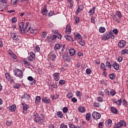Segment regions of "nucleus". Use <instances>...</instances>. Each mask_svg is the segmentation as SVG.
Returning <instances> with one entry per match:
<instances>
[{
  "instance_id": "f257e3e1",
  "label": "nucleus",
  "mask_w": 128,
  "mask_h": 128,
  "mask_svg": "<svg viewBox=\"0 0 128 128\" xmlns=\"http://www.w3.org/2000/svg\"><path fill=\"white\" fill-rule=\"evenodd\" d=\"M32 118L34 120V122H38L40 124L44 122V116L42 114H41L40 116L36 112H34Z\"/></svg>"
},
{
  "instance_id": "f03ea898",
  "label": "nucleus",
  "mask_w": 128,
  "mask_h": 128,
  "mask_svg": "<svg viewBox=\"0 0 128 128\" xmlns=\"http://www.w3.org/2000/svg\"><path fill=\"white\" fill-rule=\"evenodd\" d=\"M110 38L112 40H114V34H112V32H110L108 34V33H106L102 36V40H110Z\"/></svg>"
},
{
  "instance_id": "7ed1b4c3",
  "label": "nucleus",
  "mask_w": 128,
  "mask_h": 128,
  "mask_svg": "<svg viewBox=\"0 0 128 128\" xmlns=\"http://www.w3.org/2000/svg\"><path fill=\"white\" fill-rule=\"evenodd\" d=\"M14 76H18L20 78H22V76H24V74H22V71L20 69H16L14 70Z\"/></svg>"
},
{
  "instance_id": "20e7f679",
  "label": "nucleus",
  "mask_w": 128,
  "mask_h": 128,
  "mask_svg": "<svg viewBox=\"0 0 128 128\" xmlns=\"http://www.w3.org/2000/svg\"><path fill=\"white\" fill-rule=\"evenodd\" d=\"M30 30V22H26L25 28L21 29V32L22 34H24L25 32H28Z\"/></svg>"
},
{
  "instance_id": "39448f33",
  "label": "nucleus",
  "mask_w": 128,
  "mask_h": 128,
  "mask_svg": "<svg viewBox=\"0 0 128 128\" xmlns=\"http://www.w3.org/2000/svg\"><path fill=\"white\" fill-rule=\"evenodd\" d=\"M92 116L94 120H100V114L96 112H94L92 114Z\"/></svg>"
},
{
  "instance_id": "423d86ee",
  "label": "nucleus",
  "mask_w": 128,
  "mask_h": 128,
  "mask_svg": "<svg viewBox=\"0 0 128 128\" xmlns=\"http://www.w3.org/2000/svg\"><path fill=\"white\" fill-rule=\"evenodd\" d=\"M36 58V55L32 52H30V56L28 58V60H30V62H34Z\"/></svg>"
},
{
  "instance_id": "0eeeda50",
  "label": "nucleus",
  "mask_w": 128,
  "mask_h": 128,
  "mask_svg": "<svg viewBox=\"0 0 128 128\" xmlns=\"http://www.w3.org/2000/svg\"><path fill=\"white\" fill-rule=\"evenodd\" d=\"M105 124L108 128H110V126H112V120L108 119L106 122Z\"/></svg>"
},
{
  "instance_id": "6e6552de",
  "label": "nucleus",
  "mask_w": 128,
  "mask_h": 128,
  "mask_svg": "<svg viewBox=\"0 0 128 128\" xmlns=\"http://www.w3.org/2000/svg\"><path fill=\"white\" fill-rule=\"evenodd\" d=\"M62 58L66 62H68L70 60V57H68V54L67 53L64 54V52H62Z\"/></svg>"
},
{
  "instance_id": "1a4fd4ad",
  "label": "nucleus",
  "mask_w": 128,
  "mask_h": 128,
  "mask_svg": "<svg viewBox=\"0 0 128 128\" xmlns=\"http://www.w3.org/2000/svg\"><path fill=\"white\" fill-rule=\"evenodd\" d=\"M48 58H50L51 60H55L56 58V54L52 53H50L48 55Z\"/></svg>"
},
{
  "instance_id": "9d476101",
  "label": "nucleus",
  "mask_w": 128,
  "mask_h": 128,
  "mask_svg": "<svg viewBox=\"0 0 128 128\" xmlns=\"http://www.w3.org/2000/svg\"><path fill=\"white\" fill-rule=\"evenodd\" d=\"M126 46V42L121 40L118 43L119 48H124Z\"/></svg>"
},
{
  "instance_id": "9b49d317",
  "label": "nucleus",
  "mask_w": 128,
  "mask_h": 128,
  "mask_svg": "<svg viewBox=\"0 0 128 128\" xmlns=\"http://www.w3.org/2000/svg\"><path fill=\"white\" fill-rule=\"evenodd\" d=\"M6 1V0H0V12H4V10H2L4 6H2L4 5L3 4H4Z\"/></svg>"
},
{
  "instance_id": "f8f14e48",
  "label": "nucleus",
  "mask_w": 128,
  "mask_h": 128,
  "mask_svg": "<svg viewBox=\"0 0 128 128\" xmlns=\"http://www.w3.org/2000/svg\"><path fill=\"white\" fill-rule=\"evenodd\" d=\"M28 80H30V81H32V82L31 83V84H36V81L35 80H34V78H32V76H30L28 78Z\"/></svg>"
},
{
  "instance_id": "ddd939ff",
  "label": "nucleus",
  "mask_w": 128,
  "mask_h": 128,
  "mask_svg": "<svg viewBox=\"0 0 128 128\" xmlns=\"http://www.w3.org/2000/svg\"><path fill=\"white\" fill-rule=\"evenodd\" d=\"M70 55L72 56H74L76 54V50L74 48H71L69 50Z\"/></svg>"
},
{
  "instance_id": "4468645a",
  "label": "nucleus",
  "mask_w": 128,
  "mask_h": 128,
  "mask_svg": "<svg viewBox=\"0 0 128 128\" xmlns=\"http://www.w3.org/2000/svg\"><path fill=\"white\" fill-rule=\"evenodd\" d=\"M66 32L68 34H70V32H72V29L70 28V26L68 25L66 27Z\"/></svg>"
},
{
  "instance_id": "2eb2a0df",
  "label": "nucleus",
  "mask_w": 128,
  "mask_h": 128,
  "mask_svg": "<svg viewBox=\"0 0 128 128\" xmlns=\"http://www.w3.org/2000/svg\"><path fill=\"white\" fill-rule=\"evenodd\" d=\"M112 66L116 70H118L120 68V65L116 62H114Z\"/></svg>"
},
{
  "instance_id": "dca6fc26",
  "label": "nucleus",
  "mask_w": 128,
  "mask_h": 128,
  "mask_svg": "<svg viewBox=\"0 0 128 128\" xmlns=\"http://www.w3.org/2000/svg\"><path fill=\"white\" fill-rule=\"evenodd\" d=\"M28 108V104H24L23 106V113L26 114V111Z\"/></svg>"
},
{
  "instance_id": "f3484780",
  "label": "nucleus",
  "mask_w": 128,
  "mask_h": 128,
  "mask_svg": "<svg viewBox=\"0 0 128 128\" xmlns=\"http://www.w3.org/2000/svg\"><path fill=\"white\" fill-rule=\"evenodd\" d=\"M8 108L12 112H15L16 108V105H12L8 107Z\"/></svg>"
},
{
  "instance_id": "a211bd4d",
  "label": "nucleus",
  "mask_w": 128,
  "mask_h": 128,
  "mask_svg": "<svg viewBox=\"0 0 128 128\" xmlns=\"http://www.w3.org/2000/svg\"><path fill=\"white\" fill-rule=\"evenodd\" d=\"M42 14H44V16H46L48 14V10H46V7H44V8L42 10Z\"/></svg>"
},
{
  "instance_id": "6ab92c4d",
  "label": "nucleus",
  "mask_w": 128,
  "mask_h": 128,
  "mask_svg": "<svg viewBox=\"0 0 128 128\" xmlns=\"http://www.w3.org/2000/svg\"><path fill=\"white\" fill-rule=\"evenodd\" d=\"M110 110H111L113 114H118V109H116V108H114V107H111Z\"/></svg>"
},
{
  "instance_id": "aec40b11",
  "label": "nucleus",
  "mask_w": 128,
  "mask_h": 128,
  "mask_svg": "<svg viewBox=\"0 0 128 128\" xmlns=\"http://www.w3.org/2000/svg\"><path fill=\"white\" fill-rule=\"evenodd\" d=\"M11 38H12L13 40H18V36L14 33L11 34Z\"/></svg>"
},
{
  "instance_id": "412c9836",
  "label": "nucleus",
  "mask_w": 128,
  "mask_h": 128,
  "mask_svg": "<svg viewBox=\"0 0 128 128\" xmlns=\"http://www.w3.org/2000/svg\"><path fill=\"white\" fill-rule=\"evenodd\" d=\"M42 102H44L46 104H50V100L45 98L44 99L42 100Z\"/></svg>"
},
{
  "instance_id": "4be33fe9",
  "label": "nucleus",
  "mask_w": 128,
  "mask_h": 128,
  "mask_svg": "<svg viewBox=\"0 0 128 128\" xmlns=\"http://www.w3.org/2000/svg\"><path fill=\"white\" fill-rule=\"evenodd\" d=\"M99 32L102 34L106 32V28L104 26L100 27L99 28Z\"/></svg>"
},
{
  "instance_id": "5701e85b",
  "label": "nucleus",
  "mask_w": 128,
  "mask_h": 128,
  "mask_svg": "<svg viewBox=\"0 0 128 128\" xmlns=\"http://www.w3.org/2000/svg\"><path fill=\"white\" fill-rule=\"evenodd\" d=\"M78 110L80 112H86V108L84 107H79Z\"/></svg>"
},
{
  "instance_id": "b1692460",
  "label": "nucleus",
  "mask_w": 128,
  "mask_h": 128,
  "mask_svg": "<svg viewBox=\"0 0 128 128\" xmlns=\"http://www.w3.org/2000/svg\"><path fill=\"white\" fill-rule=\"evenodd\" d=\"M62 44H56L54 48L56 49V50H60L62 47Z\"/></svg>"
},
{
  "instance_id": "393cba45",
  "label": "nucleus",
  "mask_w": 128,
  "mask_h": 128,
  "mask_svg": "<svg viewBox=\"0 0 128 128\" xmlns=\"http://www.w3.org/2000/svg\"><path fill=\"white\" fill-rule=\"evenodd\" d=\"M56 114H57V116H58V118H62L64 116V115L62 114V112H58Z\"/></svg>"
},
{
  "instance_id": "a878e982",
  "label": "nucleus",
  "mask_w": 128,
  "mask_h": 128,
  "mask_svg": "<svg viewBox=\"0 0 128 128\" xmlns=\"http://www.w3.org/2000/svg\"><path fill=\"white\" fill-rule=\"evenodd\" d=\"M46 36V32H43L41 36L42 40H44Z\"/></svg>"
},
{
  "instance_id": "bb28decb",
  "label": "nucleus",
  "mask_w": 128,
  "mask_h": 128,
  "mask_svg": "<svg viewBox=\"0 0 128 128\" xmlns=\"http://www.w3.org/2000/svg\"><path fill=\"white\" fill-rule=\"evenodd\" d=\"M40 96H37L36 98V101H35L36 104H38V102H40Z\"/></svg>"
},
{
  "instance_id": "cd10ccee",
  "label": "nucleus",
  "mask_w": 128,
  "mask_h": 128,
  "mask_svg": "<svg viewBox=\"0 0 128 128\" xmlns=\"http://www.w3.org/2000/svg\"><path fill=\"white\" fill-rule=\"evenodd\" d=\"M120 124H121V126H126V123L124 120L120 121Z\"/></svg>"
},
{
  "instance_id": "c85d7f7f",
  "label": "nucleus",
  "mask_w": 128,
  "mask_h": 128,
  "mask_svg": "<svg viewBox=\"0 0 128 128\" xmlns=\"http://www.w3.org/2000/svg\"><path fill=\"white\" fill-rule=\"evenodd\" d=\"M100 68L103 70H106V65L104 63L101 64Z\"/></svg>"
},
{
  "instance_id": "c756f323",
  "label": "nucleus",
  "mask_w": 128,
  "mask_h": 128,
  "mask_svg": "<svg viewBox=\"0 0 128 128\" xmlns=\"http://www.w3.org/2000/svg\"><path fill=\"white\" fill-rule=\"evenodd\" d=\"M65 38L67 40H69V42H70L72 40V36H68V35H66Z\"/></svg>"
},
{
  "instance_id": "7c9ffc66",
  "label": "nucleus",
  "mask_w": 128,
  "mask_h": 128,
  "mask_svg": "<svg viewBox=\"0 0 128 128\" xmlns=\"http://www.w3.org/2000/svg\"><path fill=\"white\" fill-rule=\"evenodd\" d=\"M14 88H20V84H14Z\"/></svg>"
},
{
  "instance_id": "2f4dec72",
  "label": "nucleus",
  "mask_w": 128,
  "mask_h": 128,
  "mask_svg": "<svg viewBox=\"0 0 128 128\" xmlns=\"http://www.w3.org/2000/svg\"><path fill=\"white\" fill-rule=\"evenodd\" d=\"M90 116H91L90 113L86 114V120L88 121L90 120Z\"/></svg>"
},
{
  "instance_id": "473e14b6",
  "label": "nucleus",
  "mask_w": 128,
  "mask_h": 128,
  "mask_svg": "<svg viewBox=\"0 0 128 128\" xmlns=\"http://www.w3.org/2000/svg\"><path fill=\"white\" fill-rule=\"evenodd\" d=\"M116 15L117 16H118L119 18H122V12H120V11H118L116 12Z\"/></svg>"
},
{
  "instance_id": "72a5a7b5",
  "label": "nucleus",
  "mask_w": 128,
  "mask_h": 128,
  "mask_svg": "<svg viewBox=\"0 0 128 128\" xmlns=\"http://www.w3.org/2000/svg\"><path fill=\"white\" fill-rule=\"evenodd\" d=\"M19 27L20 30H24V22H20L19 24Z\"/></svg>"
},
{
  "instance_id": "f704fd0d",
  "label": "nucleus",
  "mask_w": 128,
  "mask_h": 128,
  "mask_svg": "<svg viewBox=\"0 0 128 128\" xmlns=\"http://www.w3.org/2000/svg\"><path fill=\"white\" fill-rule=\"evenodd\" d=\"M6 78L8 82H14V80H12V78L10 76H6Z\"/></svg>"
},
{
  "instance_id": "c9c22d12",
  "label": "nucleus",
  "mask_w": 128,
  "mask_h": 128,
  "mask_svg": "<svg viewBox=\"0 0 128 128\" xmlns=\"http://www.w3.org/2000/svg\"><path fill=\"white\" fill-rule=\"evenodd\" d=\"M60 128H68V126H66V124H62L60 125Z\"/></svg>"
},
{
  "instance_id": "e433bc0d",
  "label": "nucleus",
  "mask_w": 128,
  "mask_h": 128,
  "mask_svg": "<svg viewBox=\"0 0 128 128\" xmlns=\"http://www.w3.org/2000/svg\"><path fill=\"white\" fill-rule=\"evenodd\" d=\"M96 10V7H93L92 10H90V12L91 13V14H94V10Z\"/></svg>"
},
{
  "instance_id": "4c0bfd02",
  "label": "nucleus",
  "mask_w": 128,
  "mask_h": 128,
  "mask_svg": "<svg viewBox=\"0 0 128 128\" xmlns=\"http://www.w3.org/2000/svg\"><path fill=\"white\" fill-rule=\"evenodd\" d=\"M115 128H122L120 122H118L116 125H115Z\"/></svg>"
},
{
  "instance_id": "58836bf2",
  "label": "nucleus",
  "mask_w": 128,
  "mask_h": 128,
  "mask_svg": "<svg viewBox=\"0 0 128 128\" xmlns=\"http://www.w3.org/2000/svg\"><path fill=\"white\" fill-rule=\"evenodd\" d=\"M76 40H80V38H82V36H80V34H78L76 36Z\"/></svg>"
},
{
  "instance_id": "ea45409f",
  "label": "nucleus",
  "mask_w": 128,
  "mask_h": 128,
  "mask_svg": "<svg viewBox=\"0 0 128 128\" xmlns=\"http://www.w3.org/2000/svg\"><path fill=\"white\" fill-rule=\"evenodd\" d=\"M63 112H64V114H66V112H68V107H64L63 108Z\"/></svg>"
},
{
  "instance_id": "a19ab883",
  "label": "nucleus",
  "mask_w": 128,
  "mask_h": 128,
  "mask_svg": "<svg viewBox=\"0 0 128 128\" xmlns=\"http://www.w3.org/2000/svg\"><path fill=\"white\" fill-rule=\"evenodd\" d=\"M18 0H12L11 4H18Z\"/></svg>"
},
{
  "instance_id": "79ce46f5",
  "label": "nucleus",
  "mask_w": 128,
  "mask_h": 128,
  "mask_svg": "<svg viewBox=\"0 0 128 128\" xmlns=\"http://www.w3.org/2000/svg\"><path fill=\"white\" fill-rule=\"evenodd\" d=\"M106 66H108V68H112V64H110V62H106Z\"/></svg>"
},
{
  "instance_id": "37998d69",
  "label": "nucleus",
  "mask_w": 128,
  "mask_h": 128,
  "mask_svg": "<svg viewBox=\"0 0 128 128\" xmlns=\"http://www.w3.org/2000/svg\"><path fill=\"white\" fill-rule=\"evenodd\" d=\"M114 77H115V75H114V74H110V78L111 80H114Z\"/></svg>"
},
{
  "instance_id": "c03bdc74",
  "label": "nucleus",
  "mask_w": 128,
  "mask_h": 128,
  "mask_svg": "<svg viewBox=\"0 0 128 128\" xmlns=\"http://www.w3.org/2000/svg\"><path fill=\"white\" fill-rule=\"evenodd\" d=\"M30 32L31 34H36V29H32Z\"/></svg>"
},
{
  "instance_id": "a18cd8bd",
  "label": "nucleus",
  "mask_w": 128,
  "mask_h": 128,
  "mask_svg": "<svg viewBox=\"0 0 128 128\" xmlns=\"http://www.w3.org/2000/svg\"><path fill=\"white\" fill-rule=\"evenodd\" d=\"M128 54V50H122V54Z\"/></svg>"
},
{
  "instance_id": "49530a36",
  "label": "nucleus",
  "mask_w": 128,
  "mask_h": 128,
  "mask_svg": "<svg viewBox=\"0 0 128 128\" xmlns=\"http://www.w3.org/2000/svg\"><path fill=\"white\" fill-rule=\"evenodd\" d=\"M86 72L88 74H92V70L88 68L86 70Z\"/></svg>"
},
{
  "instance_id": "de8ad7c7",
  "label": "nucleus",
  "mask_w": 128,
  "mask_h": 128,
  "mask_svg": "<svg viewBox=\"0 0 128 128\" xmlns=\"http://www.w3.org/2000/svg\"><path fill=\"white\" fill-rule=\"evenodd\" d=\"M59 84H66V80H60L59 82Z\"/></svg>"
},
{
  "instance_id": "09e8293b",
  "label": "nucleus",
  "mask_w": 128,
  "mask_h": 128,
  "mask_svg": "<svg viewBox=\"0 0 128 128\" xmlns=\"http://www.w3.org/2000/svg\"><path fill=\"white\" fill-rule=\"evenodd\" d=\"M69 126L70 128H78V126H75L73 124H69Z\"/></svg>"
},
{
  "instance_id": "8fccbe9b",
  "label": "nucleus",
  "mask_w": 128,
  "mask_h": 128,
  "mask_svg": "<svg viewBox=\"0 0 128 128\" xmlns=\"http://www.w3.org/2000/svg\"><path fill=\"white\" fill-rule=\"evenodd\" d=\"M12 24H14L16 22V18H13L12 20Z\"/></svg>"
},
{
  "instance_id": "3c124183",
  "label": "nucleus",
  "mask_w": 128,
  "mask_h": 128,
  "mask_svg": "<svg viewBox=\"0 0 128 128\" xmlns=\"http://www.w3.org/2000/svg\"><path fill=\"white\" fill-rule=\"evenodd\" d=\"M12 122H10V121H7L6 123V126H12Z\"/></svg>"
},
{
  "instance_id": "603ef678",
  "label": "nucleus",
  "mask_w": 128,
  "mask_h": 128,
  "mask_svg": "<svg viewBox=\"0 0 128 128\" xmlns=\"http://www.w3.org/2000/svg\"><path fill=\"white\" fill-rule=\"evenodd\" d=\"M110 94H111V96H114V94H116V91L112 90L110 92Z\"/></svg>"
},
{
  "instance_id": "864d4df0",
  "label": "nucleus",
  "mask_w": 128,
  "mask_h": 128,
  "mask_svg": "<svg viewBox=\"0 0 128 128\" xmlns=\"http://www.w3.org/2000/svg\"><path fill=\"white\" fill-rule=\"evenodd\" d=\"M80 44H81L82 46L86 44V43L84 42V40H81L80 42Z\"/></svg>"
},
{
  "instance_id": "5fc2aeb1",
  "label": "nucleus",
  "mask_w": 128,
  "mask_h": 128,
  "mask_svg": "<svg viewBox=\"0 0 128 128\" xmlns=\"http://www.w3.org/2000/svg\"><path fill=\"white\" fill-rule=\"evenodd\" d=\"M72 102H78V100L76 98H72Z\"/></svg>"
},
{
  "instance_id": "6e6d98bb",
  "label": "nucleus",
  "mask_w": 128,
  "mask_h": 128,
  "mask_svg": "<svg viewBox=\"0 0 128 128\" xmlns=\"http://www.w3.org/2000/svg\"><path fill=\"white\" fill-rule=\"evenodd\" d=\"M122 60V56H118V61L119 62H120Z\"/></svg>"
},
{
  "instance_id": "4d7b16f0",
  "label": "nucleus",
  "mask_w": 128,
  "mask_h": 128,
  "mask_svg": "<svg viewBox=\"0 0 128 128\" xmlns=\"http://www.w3.org/2000/svg\"><path fill=\"white\" fill-rule=\"evenodd\" d=\"M123 104L124 106H128V103H126V100H123Z\"/></svg>"
},
{
  "instance_id": "13d9d810",
  "label": "nucleus",
  "mask_w": 128,
  "mask_h": 128,
  "mask_svg": "<svg viewBox=\"0 0 128 128\" xmlns=\"http://www.w3.org/2000/svg\"><path fill=\"white\" fill-rule=\"evenodd\" d=\"M103 126L104 125L102 124V122H100L98 125V128H102Z\"/></svg>"
},
{
  "instance_id": "bf43d9fd",
  "label": "nucleus",
  "mask_w": 128,
  "mask_h": 128,
  "mask_svg": "<svg viewBox=\"0 0 128 128\" xmlns=\"http://www.w3.org/2000/svg\"><path fill=\"white\" fill-rule=\"evenodd\" d=\"M54 78H56V76H60V74L58 72H56L54 74Z\"/></svg>"
},
{
  "instance_id": "052dcab7",
  "label": "nucleus",
  "mask_w": 128,
  "mask_h": 128,
  "mask_svg": "<svg viewBox=\"0 0 128 128\" xmlns=\"http://www.w3.org/2000/svg\"><path fill=\"white\" fill-rule=\"evenodd\" d=\"M24 64H27V66H30V62H28L26 60L24 61Z\"/></svg>"
},
{
  "instance_id": "680f3d73",
  "label": "nucleus",
  "mask_w": 128,
  "mask_h": 128,
  "mask_svg": "<svg viewBox=\"0 0 128 128\" xmlns=\"http://www.w3.org/2000/svg\"><path fill=\"white\" fill-rule=\"evenodd\" d=\"M98 102H102L103 99L102 97H98Z\"/></svg>"
},
{
  "instance_id": "e2e57ef3",
  "label": "nucleus",
  "mask_w": 128,
  "mask_h": 128,
  "mask_svg": "<svg viewBox=\"0 0 128 128\" xmlns=\"http://www.w3.org/2000/svg\"><path fill=\"white\" fill-rule=\"evenodd\" d=\"M50 38H52V40H56V38H58L57 36V35H56V34H54L53 35V36L52 38V37H50Z\"/></svg>"
},
{
  "instance_id": "0e129e2a",
  "label": "nucleus",
  "mask_w": 128,
  "mask_h": 128,
  "mask_svg": "<svg viewBox=\"0 0 128 128\" xmlns=\"http://www.w3.org/2000/svg\"><path fill=\"white\" fill-rule=\"evenodd\" d=\"M99 104L98 103H96V102H94V106L96 107V108H98V106H99Z\"/></svg>"
},
{
  "instance_id": "69168bd1",
  "label": "nucleus",
  "mask_w": 128,
  "mask_h": 128,
  "mask_svg": "<svg viewBox=\"0 0 128 128\" xmlns=\"http://www.w3.org/2000/svg\"><path fill=\"white\" fill-rule=\"evenodd\" d=\"M121 104H122V100L120 99L118 101L117 104L118 106H120Z\"/></svg>"
},
{
  "instance_id": "338daca9",
  "label": "nucleus",
  "mask_w": 128,
  "mask_h": 128,
  "mask_svg": "<svg viewBox=\"0 0 128 128\" xmlns=\"http://www.w3.org/2000/svg\"><path fill=\"white\" fill-rule=\"evenodd\" d=\"M12 54L10 55V56H12V58H16V54L13 53H12Z\"/></svg>"
},
{
  "instance_id": "774afa93",
  "label": "nucleus",
  "mask_w": 128,
  "mask_h": 128,
  "mask_svg": "<svg viewBox=\"0 0 128 128\" xmlns=\"http://www.w3.org/2000/svg\"><path fill=\"white\" fill-rule=\"evenodd\" d=\"M57 38L59 40H62V36H61V34H57Z\"/></svg>"
}]
</instances>
